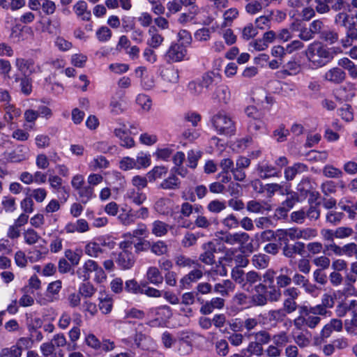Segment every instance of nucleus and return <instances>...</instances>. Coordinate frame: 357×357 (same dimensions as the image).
Masks as SVG:
<instances>
[{
    "instance_id": "obj_1",
    "label": "nucleus",
    "mask_w": 357,
    "mask_h": 357,
    "mask_svg": "<svg viewBox=\"0 0 357 357\" xmlns=\"http://www.w3.org/2000/svg\"><path fill=\"white\" fill-rule=\"evenodd\" d=\"M342 52L339 47H329L320 41H314L307 46L305 54L312 66L321 68Z\"/></svg>"
},
{
    "instance_id": "obj_2",
    "label": "nucleus",
    "mask_w": 357,
    "mask_h": 357,
    "mask_svg": "<svg viewBox=\"0 0 357 357\" xmlns=\"http://www.w3.org/2000/svg\"><path fill=\"white\" fill-rule=\"evenodd\" d=\"M202 249L204 252L199 255V261L205 265H215V266H213L206 273L211 276H226L227 271L225 266L221 261H219L218 264L215 262V253L216 252V248L215 244L211 241H208L203 244Z\"/></svg>"
},
{
    "instance_id": "obj_3",
    "label": "nucleus",
    "mask_w": 357,
    "mask_h": 357,
    "mask_svg": "<svg viewBox=\"0 0 357 357\" xmlns=\"http://www.w3.org/2000/svg\"><path fill=\"white\" fill-rule=\"evenodd\" d=\"M220 234L218 238L220 241L229 245H238L241 252L243 254H250L254 250L250 235L246 232L221 231Z\"/></svg>"
},
{
    "instance_id": "obj_4",
    "label": "nucleus",
    "mask_w": 357,
    "mask_h": 357,
    "mask_svg": "<svg viewBox=\"0 0 357 357\" xmlns=\"http://www.w3.org/2000/svg\"><path fill=\"white\" fill-rule=\"evenodd\" d=\"M211 122L219 135H231L236 130L234 121L224 111H220L215 114L211 119Z\"/></svg>"
},
{
    "instance_id": "obj_5",
    "label": "nucleus",
    "mask_w": 357,
    "mask_h": 357,
    "mask_svg": "<svg viewBox=\"0 0 357 357\" xmlns=\"http://www.w3.org/2000/svg\"><path fill=\"white\" fill-rule=\"evenodd\" d=\"M261 275L260 273L255 271H250L246 273L245 278L243 281V284L241 289L247 292L252 293L253 291L266 290L267 287L265 284L261 282Z\"/></svg>"
},
{
    "instance_id": "obj_6",
    "label": "nucleus",
    "mask_w": 357,
    "mask_h": 357,
    "mask_svg": "<svg viewBox=\"0 0 357 357\" xmlns=\"http://www.w3.org/2000/svg\"><path fill=\"white\" fill-rule=\"evenodd\" d=\"M299 314H303L305 319V326L313 329L315 328L321 321L319 316H324L319 307L303 305L299 307Z\"/></svg>"
},
{
    "instance_id": "obj_7",
    "label": "nucleus",
    "mask_w": 357,
    "mask_h": 357,
    "mask_svg": "<svg viewBox=\"0 0 357 357\" xmlns=\"http://www.w3.org/2000/svg\"><path fill=\"white\" fill-rule=\"evenodd\" d=\"M300 291L294 287H289L283 291L284 301L282 306L288 314H291L296 311H299L301 305L297 304L296 300L300 296Z\"/></svg>"
},
{
    "instance_id": "obj_8",
    "label": "nucleus",
    "mask_w": 357,
    "mask_h": 357,
    "mask_svg": "<svg viewBox=\"0 0 357 357\" xmlns=\"http://www.w3.org/2000/svg\"><path fill=\"white\" fill-rule=\"evenodd\" d=\"M186 54L187 50L183 44L173 43L165 56L168 63H175L183 61Z\"/></svg>"
},
{
    "instance_id": "obj_9",
    "label": "nucleus",
    "mask_w": 357,
    "mask_h": 357,
    "mask_svg": "<svg viewBox=\"0 0 357 357\" xmlns=\"http://www.w3.org/2000/svg\"><path fill=\"white\" fill-rule=\"evenodd\" d=\"M345 78L346 73L340 67L331 68L324 75V80L335 84H341Z\"/></svg>"
},
{
    "instance_id": "obj_10",
    "label": "nucleus",
    "mask_w": 357,
    "mask_h": 357,
    "mask_svg": "<svg viewBox=\"0 0 357 357\" xmlns=\"http://www.w3.org/2000/svg\"><path fill=\"white\" fill-rule=\"evenodd\" d=\"M212 99L220 105L227 104L230 100L229 87L224 84L218 86L212 94Z\"/></svg>"
},
{
    "instance_id": "obj_11",
    "label": "nucleus",
    "mask_w": 357,
    "mask_h": 357,
    "mask_svg": "<svg viewBox=\"0 0 357 357\" xmlns=\"http://www.w3.org/2000/svg\"><path fill=\"white\" fill-rule=\"evenodd\" d=\"M225 301L220 297H215L206 301L200 307V312L204 315H208L213 312L215 309L221 310L225 307Z\"/></svg>"
},
{
    "instance_id": "obj_12",
    "label": "nucleus",
    "mask_w": 357,
    "mask_h": 357,
    "mask_svg": "<svg viewBox=\"0 0 357 357\" xmlns=\"http://www.w3.org/2000/svg\"><path fill=\"white\" fill-rule=\"evenodd\" d=\"M204 275L202 270L196 268L190 271L180 280V287L188 289L192 283L197 282Z\"/></svg>"
},
{
    "instance_id": "obj_13",
    "label": "nucleus",
    "mask_w": 357,
    "mask_h": 357,
    "mask_svg": "<svg viewBox=\"0 0 357 357\" xmlns=\"http://www.w3.org/2000/svg\"><path fill=\"white\" fill-rule=\"evenodd\" d=\"M98 263L94 260L88 259L82 267L77 268L76 274L82 281H87L90 279V274L93 273Z\"/></svg>"
},
{
    "instance_id": "obj_14",
    "label": "nucleus",
    "mask_w": 357,
    "mask_h": 357,
    "mask_svg": "<svg viewBox=\"0 0 357 357\" xmlns=\"http://www.w3.org/2000/svg\"><path fill=\"white\" fill-rule=\"evenodd\" d=\"M345 29V37L341 39L340 43L343 47L347 48L352 45L354 41L357 40V27L355 22H352L349 23Z\"/></svg>"
},
{
    "instance_id": "obj_15",
    "label": "nucleus",
    "mask_w": 357,
    "mask_h": 357,
    "mask_svg": "<svg viewBox=\"0 0 357 357\" xmlns=\"http://www.w3.org/2000/svg\"><path fill=\"white\" fill-rule=\"evenodd\" d=\"M257 171L259 174V176L262 179H266L271 177H278L280 175L279 170H278L273 165L264 162L258 165Z\"/></svg>"
},
{
    "instance_id": "obj_16",
    "label": "nucleus",
    "mask_w": 357,
    "mask_h": 357,
    "mask_svg": "<svg viewBox=\"0 0 357 357\" xmlns=\"http://www.w3.org/2000/svg\"><path fill=\"white\" fill-rule=\"evenodd\" d=\"M29 149L27 146L20 145L8 154L7 160L11 162H20L29 158Z\"/></svg>"
},
{
    "instance_id": "obj_17",
    "label": "nucleus",
    "mask_w": 357,
    "mask_h": 357,
    "mask_svg": "<svg viewBox=\"0 0 357 357\" xmlns=\"http://www.w3.org/2000/svg\"><path fill=\"white\" fill-rule=\"evenodd\" d=\"M307 171L308 167L306 165L297 162L284 169V178L287 181H292L297 174H301Z\"/></svg>"
},
{
    "instance_id": "obj_18",
    "label": "nucleus",
    "mask_w": 357,
    "mask_h": 357,
    "mask_svg": "<svg viewBox=\"0 0 357 357\" xmlns=\"http://www.w3.org/2000/svg\"><path fill=\"white\" fill-rule=\"evenodd\" d=\"M15 66L23 75L30 76L35 72L34 62L32 59L18 58L15 61Z\"/></svg>"
},
{
    "instance_id": "obj_19",
    "label": "nucleus",
    "mask_w": 357,
    "mask_h": 357,
    "mask_svg": "<svg viewBox=\"0 0 357 357\" xmlns=\"http://www.w3.org/2000/svg\"><path fill=\"white\" fill-rule=\"evenodd\" d=\"M234 289V284L228 279L222 280V282L216 283L213 287L214 292L219 294L222 297L228 296Z\"/></svg>"
},
{
    "instance_id": "obj_20",
    "label": "nucleus",
    "mask_w": 357,
    "mask_h": 357,
    "mask_svg": "<svg viewBox=\"0 0 357 357\" xmlns=\"http://www.w3.org/2000/svg\"><path fill=\"white\" fill-rule=\"evenodd\" d=\"M283 254L287 257H293L295 254L303 255L305 250V244L302 242H296L294 245L284 243Z\"/></svg>"
},
{
    "instance_id": "obj_21",
    "label": "nucleus",
    "mask_w": 357,
    "mask_h": 357,
    "mask_svg": "<svg viewBox=\"0 0 357 357\" xmlns=\"http://www.w3.org/2000/svg\"><path fill=\"white\" fill-rule=\"evenodd\" d=\"M150 38L147 40V45L153 48H158L164 41V37L160 34L155 26H151L149 29Z\"/></svg>"
},
{
    "instance_id": "obj_22",
    "label": "nucleus",
    "mask_w": 357,
    "mask_h": 357,
    "mask_svg": "<svg viewBox=\"0 0 357 357\" xmlns=\"http://www.w3.org/2000/svg\"><path fill=\"white\" fill-rule=\"evenodd\" d=\"M276 236L278 237L280 241L284 243H288L289 238L291 240L300 239L299 229L298 228H290L285 230H278Z\"/></svg>"
},
{
    "instance_id": "obj_23",
    "label": "nucleus",
    "mask_w": 357,
    "mask_h": 357,
    "mask_svg": "<svg viewBox=\"0 0 357 357\" xmlns=\"http://www.w3.org/2000/svg\"><path fill=\"white\" fill-rule=\"evenodd\" d=\"M117 264L123 269H129L135 264V257L132 252H121L116 259Z\"/></svg>"
},
{
    "instance_id": "obj_24",
    "label": "nucleus",
    "mask_w": 357,
    "mask_h": 357,
    "mask_svg": "<svg viewBox=\"0 0 357 357\" xmlns=\"http://www.w3.org/2000/svg\"><path fill=\"white\" fill-rule=\"evenodd\" d=\"M172 203L170 199L161 197L155 203L154 208L162 215H169L172 213Z\"/></svg>"
},
{
    "instance_id": "obj_25",
    "label": "nucleus",
    "mask_w": 357,
    "mask_h": 357,
    "mask_svg": "<svg viewBox=\"0 0 357 357\" xmlns=\"http://www.w3.org/2000/svg\"><path fill=\"white\" fill-rule=\"evenodd\" d=\"M146 278L150 283L155 285H159L163 282V276L159 268L155 266H150L148 268Z\"/></svg>"
},
{
    "instance_id": "obj_26",
    "label": "nucleus",
    "mask_w": 357,
    "mask_h": 357,
    "mask_svg": "<svg viewBox=\"0 0 357 357\" xmlns=\"http://www.w3.org/2000/svg\"><path fill=\"white\" fill-rule=\"evenodd\" d=\"M114 132L115 136L121 140V146L126 149H130L135 146V141L132 137L127 135L124 128H116Z\"/></svg>"
},
{
    "instance_id": "obj_27",
    "label": "nucleus",
    "mask_w": 357,
    "mask_h": 357,
    "mask_svg": "<svg viewBox=\"0 0 357 357\" xmlns=\"http://www.w3.org/2000/svg\"><path fill=\"white\" fill-rule=\"evenodd\" d=\"M288 268H282L280 273L275 276L278 288H287L291 283V278L287 274Z\"/></svg>"
},
{
    "instance_id": "obj_28",
    "label": "nucleus",
    "mask_w": 357,
    "mask_h": 357,
    "mask_svg": "<svg viewBox=\"0 0 357 357\" xmlns=\"http://www.w3.org/2000/svg\"><path fill=\"white\" fill-rule=\"evenodd\" d=\"M204 235L199 232L192 233L187 231L181 240V245L185 248H188L196 245L198 239Z\"/></svg>"
},
{
    "instance_id": "obj_29",
    "label": "nucleus",
    "mask_w": 357,
    "mask_h": 357,
    "mask_svg": "<svg viewBox=\"0 0 357 357\" xmlns=\"http://www.w3.org/2000/svg\"><path fill=\"white\" fill-rule=\"evenodd\" d=\"M51 342L55 348L66 346L68 351H72L75 349L77 347V344L68 343L66 338L63 333L55 335Z\"/></svg>"
},
{
    "instance_id": "obj_30",
    "label": "nucleus",
    "mask_w": 357,
    "mask_h": 357,
    "mask_svg": "<svg viewBox=\"0 0 357 357\" xmlns=\"http://www.w3.org/2000/svg\"><path fill=\"white\" fill-rule=\"evenodd\" d=\"M181 181L174 174H172L168 178L164 179L160 184V188L163 190H177L180 188Z\"/></svg>"
},
{
    "instance_id": "obj_31",
    "label": "nucleus",
    "mask_w": 357,
    "mask_h": 357,
    "mask_svg": "<svg viewBox=\"0 0 357 357\" xmlns=\"http://www.w3.org/2000/svg\"><path fill=\"white\" fill-rule=\"evenodd\" d=\"M74 10L76 15L81 17L82 20L89 21L91 19V12L87 10L86 3L84 1L77 2L74 6Z\"/></svg>"
},
{
    "instance_id": "obj_32",
    "label": "nucleus",
    "mask_w": 357,
    "mask_h": 357,
    "mask_svg": "<svg viewBox=\"0 0 357 357\" xmlns=\"http://www.w3.org/2000/svg\"><path fill=\"white\" fill-rule=\"evenodd\" d=\"M239 15L238 10L236 8H231L225 11L223 13L224 21L220 25V28H226L230 26L233 21L238 17Z\"/></svg>"
},
{
    "instance_id": "obj_33",
    "label": "nucleus",
    "mask_w": 357,
    "mask_h": 357,
    "mask_svg": "<svg viewBox=\"0 0 357 357\" xmlns=\"http://www.w3.org/2000/svg\"><path fill=\"white\" fill-rule=\"evenodd\" d=\"M175 264L179 268H190L195 265L199 266L197 261L184 255H178L174 257Z\"/></svg>"
},
{
    "instance_id": "obj_34",
    "label": "nucleus",
    "mask_w": 357,
    "mask_h": 357,
    "mask_svg": "<svg viewBox=\"0 0 357 357\" xmlns=\"http://www.w3.org/2000/svg\"><path fill=\"white\" fill-rule=\"evenodd\" d=\"M126 197L132 203L141 205L146 199V196L141 190L130 189L127 191Z\"/></svg>"
},
{
    "instance_id": "obj_35",
    "label": "nucleus",
    "mask_w": 357,
    "mask_h": 357,
    "mask_svg": "<svg viewBox=\"0 0 357 357\" xmlns=\"http://www.w3.org/2000/svg\"><path fill=\"white\" fill-rule=\"evenodd\" d=\"M84 252L91 257L98 258L104 252V250L98 243L89 242L85 245Z\"/></svg>"
},
{
    "instance_id": "obj_36",
    "label": "nucleus",
    "mask_w": 357,
    "mask_h": 357,
    "mask_svg": "<svg viewBox=\"0 0 357 357\" xmlns=\"http://www.w3.org/2000/svg\"><path fill=\"white\" fill-rule=\"evenodd\" d=\"M313 189L312 183L310 179L307 177L303 178L297 185L296 190L300 195L305 197L311 190Z\"/></svg>"
},
{
    "instance_id": "obj_37",
    "label": "nucleus",
    "mask_w": 357,
    "mask_h": 357,
    "mask_svg": "<svg viewBox=\"0 0 357 357\" xmlns=\"http://www.w3.org/2000/svg\"><path fill=\"white\" fill-rule=\"evenodd\" d=\"M269 261V257L264 254L255 255L252 259L253 266L258 269H264L268 267Z\"/></svg>"
},
{
    "instance_id": "obj_38",
    "label": "nucleus",
    "mask_w": 357,
    "mask_h": 357,
    "mask_svg": "<svg viewBox=\"0 0 357 357\" xmlns=\"http://www.w3.org/2000/svg\"><path fill=\"white\" fill-rule=\"evenodd\" d=\"M227 208L226 203L220 199H213L210 201L207 206L206 209L211 213H220Z\"/></svg>"
},
{
    "instance_id": "obj_39",
    "label": "nucleus",
    "mask_w": 357,
    "mask_h": 357,
    "mask_svg": "<svg viewBox=\"0 0 357 357\" xmlns=\"http://www.w3.org/2000/svg\"><path fill=\"white\" fill-rule=\"evenodd\" d=\"M6 114L4 115V119L7 122H10L13 125V121L18 118L21 114V110L16 108L13 105L8 104L5 107Z\"/></svg>"
},
{
    "instance_id": "obj_40",
    "label": "nucleus",
    "mask_w": 357,
    "mask_h": 357,
    "mask_svg": "<svg viewBox=\"0 0 357 357\" xmlns=\"http://www.w3.org/2000/svg\"><path fill=\"white\" fill-rule=\"evenodd\" d=\"M169 227V226L167 223L155 220L152 225V233L156 236L160 237L165 236L168 232Z\"/></svg>"
},
{
    "instance_id": "obj_41",
    "label": "nucleus",
    "mask_w": 357,
    "mask_h": 357,
    "mask_svg": "<svg viewBox=\"0 0 357 357\" xmlns=\"http://www.w3.org/2000/svg\"><path fill=\"white\" fill-rule=\"evenodd\" d=\"M335 303L334 298L329 294H324L321 303L315 305V307H319L321 311V314L323 315H326L328 312L327 308H331L333 307Z\"/></svg>"
},
{
    "instance_id": "obj_42",
    "label": "nucleus",
    "mask_w": 357,
    "mask_h": 357,
    "mask_svg": "<svg viewBox=\"0 0 357 357\" xmlns=\"http://www.w3.org/2000/svg\"><path fill=\"white\" fill-rule=\"evenodd\" d=\"M65 257L70 261L73 266L79 264L82 255V250L77 249L75 251L68 249L64 252Z\"/></svg>"
},
{
    "instance_id": "obj_43",
    "label": "nucleus",
    "mask_w": 357,
    "mask_h": 357,
    "mask_svg": "<svg viewBox=\"0 0 357 357\" xmlns=\"http://www.w3.org/2000/svg\"><path fill=\"white\" fill-rule=\"evenodd\" d=\"M323 174L324 176L330 178H340L343 176L341 169L331 165H327L323 168Z\"/></svg>"
},
{
    "instance_id": "obj_44",
    "label": "nucleus",
    "mask_w": 357,
    "mask_h": 357,
    "mask_svg": "<svg viewBox=\"0 0 357 357\" xmlns=\"http://www.w3.org/2000/svg\"><path fill=\"white\" fill-rule=\"evenodd\" d=\"M167 173V168L164 166L155 167L148 172L147 177L150 182H153L158 178H162Z\"/></svg>"
},
{
    "instance_id": "obj_45",
    "label": "nucleus",
    "mask_w": 357,
    "mask_h": 357,
    "mask_svg": "<svg viewBox=\"0 0 357 357\" xmlns=\"http://www.w3.org/2000/svg\"><path fill=\"white\" fill-rule=\"evenodd\" d=\"M150 249L153 254L158 256L166 255L168 252V247L167 244L162 241H158L152 243L150 242Z\"/></svg>"
},
{
    "instance_id": "obj_46",
    "label": "nucleus",
    "mask_w": 357,
    "mask_h": 357,
    "mask_svg": "<svg viewBox=\"0 0 357 357\" xmlns=\"http://www.w3.org/2000/svg\"><path fill=\"white\" fill-rule=\"evenodd\" d=\"M32 79L28 75H23L20 78V90L25 96H29L32 92Z\"/></svg>"
},
{
    "instance_id": "obj_47",
    "label": "nucleus",
    "mask_w": 357,
    "mask_h": 357,
    "mask_svg": "<svg viewBox=\"0 0 357 357\" xmlns=\"http://www.w3.org/2000/svg\"><path fill=\"white\" fill-rule=\"evenodd\" d=\"M308 160L314 162H325L328 159L327 151H317L312 150L307 153Z\"/></svg>"
},
{
    "instance_id": "obj_48",
    "label": "nucleus",
    "mask_w": 357,
    "mask_h": 357,
    "mask_svg": "<svg viewBox=\"0 0 357 357\" xmlns=\"http://www.w3.org/2000/svg\"><path fill=\"white\" fill-rule=\"evenodd\" d=\"M255 293L252 296L251 301L254 305L263 306L267 303V296L265 295L266 290L254 291Z\"/></svg>"
},
{
    "instance_id": "obj_49",
    "label": "nucleus",
    "mask_w": 357,
    "mask_h": 357,
    "mask_svg": "<svg viewBox=\"0 0 357 357\" xmlns=\"http://www.w3.org/2000/svg\"><path fill=\"white\" fill-rule=\"evenodd\" d=\"M24 239L26 243L33 245L40 238V235L33 229H28L23 232Z\"/></svg>"
},
{
    "instance_id": "obj_50",
    "label": "nucleus",
    "mask_w": 357,
    "mask_h": 357,
    "mask_svg": "<svg viewBox=\"0 0 357 357\" xmlns=\"http://www.w3.org/2000/svg\"><path fill=\"white\" fill-rule=\"evenodd\" d=\"M245 275L246 273L238 266L234 267L231 270V277L236 283L239 284L240 287L243 284Z\"/></svg>"
},
{
    "instance_id": "obj_51",
    "label": "nucleus",
    "mask_w": 357,
    "mask_h": 357,
    "mask_svg": "<svg viewBox=\"0 0 357 357\" xmlns=\"http://www.w3.org/2000/svg\"><path fill=\"white\" fill-rule=\"evenodd\" d=\"M77 192L79 197L82 199V203L86 204L93 196V188L91 185H83L77 190Z\"/></svg>"
},
{
    "instance_id": "obj_52",
    "label": "nucleus",
    "mask_w": 357,
    "mask_h": 357,
    "mask_svg": "<svg viewBox=\"0 0 357 357\" xmlns=\"http://www.w3.org/2000/svg\"><path fill=\"white\" fill-rule=\"evenodd\" d=\"M222 225L228 229H235L239 226V221L234 214H229L222 220Z\"/></svg>"
},
{
    "instance_id": "obj_53",
    "label": "nucleus",
    "mask_w": 357,
    "mask_h": 357,
    "mask_svg": "<svg viewBox=\"0 0 357 357\" xmlns=\"http://www.w3.org/2000/svg\"><path fill=\"white\" fill-rule=\"evenodd\" d=\"M331 1L332 0H314L316 12L321 15L328 13L331 11L329 4Z\"/></svg>"
},
{
    "instance_id": "obj_54",
    "label": "nucleus",
    "mask_w": 357,
    "mask_h": 357,
    "mask_svg": "<svg viewBox=\"0 0 357 357\" xmlns=\"http://www.w3.org/2000/svg\"><path fill=\"white\" fill-rule=\"evenodd\" d=\"M319 37L321 40L331 45L335 43L339 40V34L333 30L324 31Z\"/></svg>"
},
{
    "instance_id": "obj_55",
    "label": "nucleus",
    "mask_w": 357,
    "mask_h": 357,
    "mask_svg": "<svg viewBox=\"0 0 357 357\" xmlns=\"http://www.w3.org/2000/svg\"><path fill=\"white\" fill-rule=\"evenodd\" d=\"M96 289L90 282L82 283L79 287V294L85 298L91 297Z\"/></svg>"
},
{
    "instance_id": "obj_56",
    "label": "nucleus",
    "mask_w": 357,
    "mask_h": 357,
    "mask_svg": "<svg viewBox=\"0 0 357 357\" xmlns=\"http://www.w3.org/2000/svg\"><path fill=\"white\" fill-rule=\"evenodd\" d=\"M263 7H264V3H262V0H254L248 3L245 6V10L249 14L255 15L260 12L262 10Z\"/></svg>"
},
{
    "instance_id": "obj_57",
    "label": "nucleus",
    "mask_w": 357,
    "mask_h": 357,
    "mask_svg": "<svg viewBox=\"0 0 357 357\" xmlns=\"http://www.w3.org/2000/svg\"><path fill=\"white\" fill-rule=\"evenodd\" d=\"M195 225L200 229H208L211 226L210 220L203 213L199 214L194 221Z\"/></svg>"
},
{
    "instance_id": "obj_58",
    "label": "nucleus",
    "mask_w": 357,
    "mask_h": 357,
    "mask_svg": "<svg viewBox=\"0 0 357 357\" xmlns=\"http://www.w3.org/2000/svg\"><path fill=\"white\" fill-rule=\"evenodd\" d=\"M118 218L121 223L125 226H129L135 222V215L132 210L120 214Z\"/></svg>"
},
{
    "instance_id": "obj_59",
    "label": "nucleus",
    "mask_w": 357,
    "mask_h": 357,
    "mask_svg": "<svg viewBox=\"0 0 357 357\" xmlns=\"http://www.w3.org/2000/svg\"><path fill=\"white\" fill-rule=\"evenodd\" d=\"M350 15L345 12H339L334 17V23L336 25L346 27L349 24Z\"/></svg>"
},
{
    "instance_id": "obj_60",
    "label": "nucleus",
    "mask_w": 357,
    "mask_h": 357,
    "mask_svg": "<svg viewBox=\"0 0 357 357\" xmlns=\"http://www.w3.org/2000/svg\"><path fill=\"white\" fill-rule=\"evenodd\" d=\"M135 164L137 169L149 167L151 165L150 155L140 153L135 160Z\"/></svg>"
},
{
    "instance_id": "obj_61",
    "label": "nucleus",
    "mask_w": 357,
    "mask_h": 357,
    "mask_svg": "<svg viewBox=\"0 0 357 357\" xmlns=\"http://www.w3.org/2000/svg\"><path fill=\"white\" fill-rule=\"evenodd\" d=\"M342 256L347 257H355L357 259V244L349 243L343 245Z\"/></svg>"
},
{
    "instance_id": "obj_62",
    "label": "nucleus",
    "mask_w": 357,
    "mask_h": 357,
    "mask_svg": "<svg viewBox=\"0 0 357 357\" xmlns=\"http://www.w3.org/2000/svg\"><path fill=\"white\" fill-rule=\"evenodd\" d=\"M20 349L15 345L10 347L3 348L0 351V357H21Z\"/></svg>"
},
{
    "instance_id": "obj_63",
    "label": "nucleus",
    "mask_w": 357,
    "mask_h": 357,
    "mask_svg": "<svg viewBox=\"0 0 357 357\" xmlns=\"http://www.w3.org/2000/svg\"><path fill=\"white\" fill-rule=\"evenodd\" d=\"M338 111L340 116L344 121L349 122L353 120L354 114L351 107L349 105H344Z\"/></svg>"
},
{
    "instance_id": "obj_64",
    "label": "nucleus",
    "mask_w": 357,
    "mask_h": 357,
    "mask_svg": "<svg viewBox=\"0 0 357 357\" xmlns=\"http://www.w3.org/2000/svg\"><path fill=\"white\" fill-rule=\"evenodd\" d=\"M257 33V28L252 24H248L242 30V37L246 40L255 38Z\"/></svg>"
}]
</instances>
